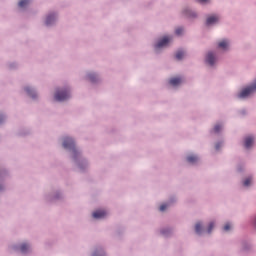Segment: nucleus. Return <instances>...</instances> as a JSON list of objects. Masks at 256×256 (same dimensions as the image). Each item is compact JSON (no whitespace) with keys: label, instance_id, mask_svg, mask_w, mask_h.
<instances>
[{"label":"nucleus","instance_id":"1","mask_svg":"<svg viewBox=\"0 0 256 256\" xmlns=\"http://www.w3.org/2000/svg\"><path fill=\"white\" fill-rule=\"evenodd\" d=\"M254 91H256V79L252 83V85H249L248 87H245L244 89H242V91H240L239 97H247L248 95H250Z\"/></svg>","mask_w":256,"mask_h":256},{"label":"nucleus","instance_id":"2","mask_svg":"<svg viewBox=\"0 0 256 256\" xmlns=\"http://www.w3.org/2000/svg\"><path fill=\"white\" fill-rule=\"evenodd\" d=\"M54 97L57 101H64L65 99H68V97H70V93L67 90L56 91Z\"/></svg>","mask_w":256,"mask_h":256},{"label":"nucleus","instance_id":"3","mask_svg":"<svg viewBox=\"0 0 256 256\" xmlns=\"http://www.w3.org/2000/svg\"><path fill=\"white\" fill-rule=\"evenodd\" d=\"M169 41H171V37L165 36L158 43L155 45V49H160L161 47H164L165 45H168Z\"/></svg>","mask_w":256,"mask_h":256},{"label":"nucleus","instance_id":"4","mask_svg":"<svg viewBox=\"0 0 256 256\" xmlns=\"http://www.w3.org/2000/svg\"><path fill=\"white\" fill-rule=\"evenodd\" d=\"M64 148L74 149L75 148V142L71 138H65L63 142Z\"/></svg>","mask_w":256,"mask_h":256},{"label":"nucleus","instance_id":"5","mask_svg":"<svg viewBox=\"0 0 256 256\" xmlns=\"http://www.w3.org/2000/svg\"><path fill=\"white\" fill-rule=\"evenodd\" d=\"M217 21H219V16L218 15H210L206 19V24L207 25H212L213 23H216Z\"/></svg>","mask_w":256,"mask_h":256},{"label":"nucleus","instance_id":"6","mask_svg":"<svg viewBox=\"0 0 256 256\" xmlns=\"http://www.w3.org/2000/svg\"><path fill=\"white\" fill-rule=\"evenodd\" d=\"M107 216V212L105 210H96V212H93V218L99 219V218H105Z\"/></svg>","mask_w":256,"mask_h":256},{"label":"nucleus","instance_id":"7","mask_svg":"<svg viewBox=\"0 0 256 256\" xmlns=\"http://www.w3.org/2000/svg\"><path fill=\"white\" fill-rule=\"evenodd\" d=\"M254 144V138L252 136H248L245 138L244 146L245 148H251Z\"/></svg>","mask_w":256,"mask_h":256},{"label":"nucleus","instance_id":"8","mask_svg":"<svg viewBox=\"0 0 256 256\" xmlns=\"http://www.w3.org/2000/svg\"><path fill=\"white\" fill-rule=\"evenodd\" d=\"M206 61L208 63H210V65H214V63H215V55H214V53L209 52L208 55L206 56Z\"/></svg>","mask_w":256,"mask_h":256},{"label":"nucleus","instance_id":"9","mask_svg":"<svg viewBox=\"0 0 256 256\" xmlns=\"http://www.w3.org/2000/svg\"><path fill=\"white\" fill-rule=\"evenodd\" d=\"M181 77H172L169 81L171 85H179L181 83Z\"/></svg>","mask_w":256,"mask_h":256},{"label":"nucleus","instance_id":"10","mask_svg":"<svg viewBox=\"0 0 256 256\" xmlns=\"http://www.w3.org/2000/svg\"><path fill=\"white\" fill-rule=\"evenodd\" d=\"M228 45H229V41H227L226 39H223L218 43V47H221L222 49H226Z\"/></svg>","mask_w":256,"mask_h":256},{"label":"nucleus","instance_id":"11","mask_svg":"<svg viewBox=\"0 0 256 256\" xmlns=\"http://www.w3.org/2000/svg\"><path fill=\"white\" fill-rule=\"evenodd\" d=\"M55 19V15H48V17L46 18V25H51V23H53Z\"/></svg>","mask_w":256,"mask_h":256},{"label":"nucleus","instance_id":"12","mask_svg":"<svg viewBox=\"0 0 256 256\" xmlns=\"http://www.w3.org/2000/svg\"><path fill=\"white\" fill-rule=\"evenodd\" d=\"M187 161H188L190 164H194L195 162L198 161V157H197V156H188Z\"/></svg>","mask_w":256,"mask_h":256},{"label":"nucleus","instance_id":"13","mask_svg":"<svg viewBox=\"0 0 256 256\" xmlns=\"http://www.w3.org/2000/svg\"><path fill=\"white\" fill-rule=\"evenodd\" d=\"M29 248H30L29 244H21L20 251L25 253L29 250Z\"/></svg>","mask_w":256,"mask_h":256},{"label":"nucleus","instance_id":"14","mask_svg":"<svg viewBox=\"0 0 256 256\" xmlns=\"http://www.w3.org/2000/svg\"><path fill=\"white\" fill-rule=\"evenodd\" d=\"M195 230L197 234H201L202 232V224L200 222H198L195 226Z\"/></svg>","mask_w":256,"mask_h":256},{"label":"nucleus","instance_id":"15","mask_svg":"<svg viewBox=\"0 0 256 256\" xmlns=\"http://www.w3.org/2000/svg\"><path fill=\"white\" fill-rule=\"evenodd\" d=\"M184 55H185V51L179 50L176 53V58L177 59H182L184 57Z\"/></svg>","mask_w":256,"mask_h":256},{"label":"nucleus","instance_id":"16","mask_svg":"<svg viewBox=\"0 0 256 256\" xmlns=\"http://www.w3.org/2000/svg\"><path fill=\"white\" fill-rule=\"evenodd\" d=\"M26 91L32 97H36V93H35V91L33 89H31V87H26Z\"/></svg>","mask_w":256,"mask_h":256},{"label":"nucleus","instance_id":"17","mask_svg":"<svg viewBox=\"0 0 256 256\" xmlns=\"http://www.w3.org/2000/svg\"><path fill=\"white\" fill-rule=\"evenodd\" d=\"M30 3V0H21L19 1V7H26Z\"/></svg>","mask_w":256,"mask_h":256},{"label":"nucleus","instance_id":"18","mask_svg":"<svg viewBox=\"0 0 256 256\" xmlns=\"http://www.w3.org/2000/svg\"><path fill=\"white\" fill-rule=\"evenodd\" d=\"M213 228H215V224H214V222H210V224L208 226V234H211Z\"/></svg>","mask_w":256,"mask_h":256},{"label":"nucleus","instance_id":"19","mask_svg":"<svg viewBox=\"0 0 256 256\" xmlns=\"http://www.w3.org/2000/svg\"><path fill=\"white\" fill-rule=\"evenodd\" d=\"M251 182H252V179L251 178H247L246 180H244L243 185L244 186H250Z\"/></svg>","mask_w":256,"mask_h":256},{"label":"nucleus","instance_id":"20","mask_svg":"<svg viewBox=\"0 0 256 256\" xmlns=\"http://www.w3.org/2000/svg\"><path fill=\"white\" fill-rule=\"evenodd\" d=\"M88 77H89L90 81H95V80H96V75H95V73H90V74L88 75Z\"/></svg>","mask_w":256,"mask_h":256},{"label":"nucleus","instance_id":"21","mask_svg":"<svg viewBox=\"0 0 256 256\" xmlns=\"http://www.w3.org/2000/svg\"><path fill=\"white\" fill-rule=\"evenodd\" d=\"M183 31H184L183 27H178L175 32L177 35H181V33H183Z\"/></svg>","mask_w":256,"mask_h":256},{"label":"nucleus","instance_id":"22","mask_svg":"<svg viewBox=\"0 0 256 256\" xmlns=\"http://www.w3.org/2000/svg\"><path fill=\"white\" fill-rule=\"evenodd\" d=\"M220 129H222V126H219V124H216V126L214 127V131L216 133H219Z\"/></svg>","mask_w":256,"mask_h":256},{"label":"nucleus","instance_id":"23","mask_svg":"<svg viewBox=\"0 0 256 256\" xmlns=\"http://www.w3.org/2000/svg\"><path fill=\"white\" fill-rule=\"evenodd\" d=\"M167 208H168L167 204H162V205L160 206V211H161V212H164Z\"/></svg>","mask_w":256,"mask_h":256},{"label":"nucleus","instance_id":"24","mask_svg":"<svg viewBox=\"0 0 256 256\" xmlns=\"http://www.w3.org/2000/svg\"><path fill=\"white\" fill-rule=\"evenodd\" d=\"M224 230H225L226 232H228L229 230H231V224H225Z\"/></svg>","mask_w":256,"mask_h":256},{"label":"nucleus","instance_id":"25","mask_svg":"<svg viewBox=\"0 0 256 256\" xmlns=\"http://www.w3.org/2000/svg\"><path fill=\"white\" fill-rule=\"evenodd\" d=\"M196 1H199V3H206L209 0H196Z\"/></svg>","mask_w":256,"mask_h":256},{"label":"nucleus","instance_id":"26","mask_svg":"<svg viewBox=\"0 0 256 256\" xmlns=\"http://www.w3.org/2000/svg\"><path fill=\"white\" fill-rule=\"evenodd\" d=\"M188 15L193 16V17H194V16L196 15V13H192L191 11H189Z\"/></svg>","mask_w":256,"mask_h":256},{"label":"nucleus","instance_id":"27","mask_svg":"<svg viewBox=\"0 0 256 256\" xmlns=\"http://www.w3.org/2000/svg\"><path fill=\"white\" fill-rule=\"evenodd\" d=\"M220 146L219 144L216 145V150H219Z\"/></svg>","mask_w":256,"mask_h":256},{"label":"nucleus","instance_id":"28","mask_svg":"<svg viewBox=\"0 0 256 256\" xmlns=\"http://www.w3.org/2000/svg\"><path fill=\"white\" fill-rule=\"evenodd\" d=\"M93 256H99V255H98V253H97V252H95V253L93 254Z\"/></svg>","mask_w":256,"mask_h":256},{"label":"nucleus","instance_id":"29","mask_svg":"<svg viewBox=\"0 0 256 256\" xmlns=\"http://www.w3.org/2000/svg\"><path fill=\"white\" fill-rule=\"evenodd\" d=\"M3 119H4L3 116H0V121H3Z\"/></svg>","mask_w":256,"mask_h":256},{"label":"nucleus","instance_id":"30","mask_svg":"<svg viewBox=\"0 0 256 256\" xmlns=\"http://www.w3.org/2000/svg\"><path fill=\"white\" fill-rule=\"evenodd\" d=\"M255 224H256V218H255Z\"/></svg>","mask_w":256,"mask_h":256},{"label":"nucleus","instance_id":"31","mask_svg":"<svg viewBox=\"0 0 256 256\" xmlns=\"http://www.w3.org/2000/svg\"><path fill=\"white\" fill-rule=\"evenodd\" d=\"M162 233H163V234H165V232H164V231H163Z\"/></svg>","mask_w":256,"mask_h":256}]
</instances>
